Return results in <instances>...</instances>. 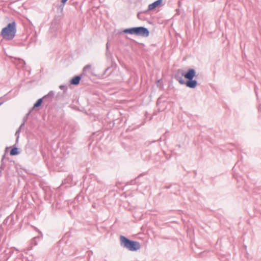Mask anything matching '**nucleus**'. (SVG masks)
Masks as SVG:
<instances>
[{"instance_id": "nucleus-1", "label": "nucleus", "mask_w": 261, "mask_h": 261, "mask_svg": "<svg viewBox=\"0 0 261 261\" xmlns=\"http://www.w3.org/2000/svg\"><path fill=\"white\" fill-rule=\"evenodd\" d=\"M196 72L193 69H190L187 73L183 70L179 69L175 75V79L181 84H186V86L190 88H194L197 85V82L193 80Z\"/></svg>"}, {"instance_id": "nucleus-2", "label": "nucleus", "mask_w": 261, "mask_h": 261, "mask_svg": "<svg viewBox=\"0 0 261 261\" xmlns=\"http://www.w3.org/2000/svg\"><path fill=\"white\" fill-rule=\"evenodd\" d=\"M16 33V24L15 21H13L2 29L1 35L4 39L11 40L14 38Z\"/></svg>"}, {"instance_id": "nucleus-3", "label": "nucleus", "mask_w": 261, "mask_h": 261, "mask_svg": "<svg viewBox=\"0 0 261 261\" xmlns=\"http://www.w3.org/2000/svg\"><path fill=\"white\" fill-rule=\"evenodd\" d=\"M120 240L121 246L130 251H135L140 248V244L138 242L130 240L123 236H120Z\"/></svg>"}, {"instance_id": "nucleus-4", "label": "nucleus", "mask_w": 261, "mask_h": 261, "mask_svg": "<svg viewBox=\"0 0 261 261\" xmlns=\"http://www.w3.org/2000/svg\"><path fill=\"white\" fill-rule=\"evenodd\" d=\"M124 33L130 34H134L137 36L142 37H148L149 35L148 30L143 27H134L129 29H125Z\"/></svg>"}, {"instance_id": "nucleus-5", "label": "nucleus", "mask_w": 261, "mask_h": 261, "mask_svg": "<svg viewBox=\"0 0 261 261\" xmlns=\"http://www.w3.org/2000/svg\"><path fill=\"white\" fill-rule=\"evenodd\" d=\"M54 96V93L53 91H50L47 95L43 96L42 98L38 99L33 106V108H37L41 105L43 101L45 102L46 99L49 98V101H51L52 98Z\"/></svg>"}, {"instance_id": "nucleus-6", "label": "nucleus", "mask_w": 261, "mask_h": 261, "mask_svg": "<svg viewBox=\"0 0 261 261\" xmlns=\"http://www.w3.org/2000/svg\"><path fill=\"white\" fill-rule=\"evenodd\" d=\"M93 74V69L90 65H86L83 69L82 75H85L87 76H91Z\"/></svg>"}, {"instance_id": "nucleus-7", "label": "nucleus", "mask_w": 261, "mask_h": 261, "mask_svg": "<svg viewBox=\"0 0 261 261\" xmlns=\"http://www.w3.org/2000/svg\"><path fill=\"white\" fill-rule=\"evenodd\" d=\"M82 76V75H81L79 76H75L74 77H73L70 81V84L73 85H78L80 82Z\"/></svg>"}, {"instance_id": "nucleus-8", "label": "nucleus", "mask_w": 261, "mask_h": 261, "mask_svg": "<svg viewBox=\"0 0 261 261\" xmlns=\"http://www.w3.org/2000/svg\"><path fill=\"white\" fill-rule=\"evenodd\" d=\"M162 0H158L148 6V10H152L161 4Z\"/></svg>"}, {"instance_id": "nucleus-9", "label": "nucleus", "mask_w": 261, "mask_h": 261, "mask_svg": "<svg viewBox=\"0 0 261 261\" xmlns=\"http://www.w3.org/2000/svg\"><path fill=\"white\" fill-rule=\"evenodd\" d=\"M10 155H17L19 153L18 151V148L16 147H14L12 148L10 151Z\"/></svg>"}, {"instance_id": "nucleus-10", "label": "nucleus", "mask_w": 261, "mask_h": 261, "mask_svg": "<svg viewBox=\"0 0 261 261\" xmlns=\"http://www.w3.org/2000/svg\"><path fill=\"white\" fill-rule=\"evenodd\" d=\"M64 88H65V86H63V85H61V86H60V88L61 89H63Z\"/></svg>"}, {"instance_id": "nucleus-11", "label": "nucleus", "mask_w": 261, "mask_h": 261, "mask_svg": "<svg viewBox=\"0 0 261 261\" xmlns=\"http://www.w3.org/2000/svg\"><path fill=\"white\" fill-rule=\"evenodd\" d=\"M67 1V0H62L61 2H62L63 4H64V3H65Z\"/></svg>"}, {"instance_id": "nucleus-12", "label": "nucleus", "mask_w": 261, "mask_h": 261, "mask_svg": "<svg viewBox=\"0 0 261 261\" xmlns=\"http://www.w3.org/2000/svg\"><path fill=\"white\" fill-rule=\"evenodd\" d=\"M49 98H46L45 102H49L50 101H49Z\"/></svg>"}, {"instance_id": "nucleus-13", "label": "nucleus", "mask_w": 261, "mask_h": 261, "mask_svg": "<svg viewBox=\"0 0 261 261\" xmlns=\"http://www.w3.org/2000/svg\"><path fill=\"white\" fill-rule=\"evenodd\" d=\"M20 63H22V64H23V65L24 64H25V63H24V62L23 60H21V61H20Z\"/></svg>"}, {"instance_id": "nucleus-14", "label": "nucleus", "mask_w": 261, "mask_h": 261, "mask_svg": "<svg viewBox=\"0 0 261 261\" xmlns=\"http://www.w3.org/2000/svg\"><path fill=\"white\" fill-rule=\"evenodd\" d=\"M19 132V130H17V131H16V133H15V135H18Z\"/></svg>"}, {"instance_id": "nucleus-15", "label": "nucleus", "mask_w": 261, "mask_h": 261, "mask_svg": "<svg viewBox=\"0 0 261 261\" xmlns=\"http://www.w3.org/2000/svg\"><path fill=\"white\" fill-rule=\"evenodd\" d=\"M22 125H23V123L21 125L19 128H20L22 126Z\"/></svg>"}, {"instance_id": "nucleus-16", "label": "nucleus", "mask_w": 261, "mask_h": 261, "mask_svg": "<svg viewBox=\"0 0 261 261\" xmlns=\"http://www.w3.org/2000/svg\"><path fill=\"white\" fill-rule=\"evenodd\" d=\"M160 98H159V99H158V102H159V101L160 100Z\"/></svg>"}]
</instances>
